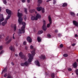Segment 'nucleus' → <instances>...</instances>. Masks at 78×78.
<instances>
[{
  "label": "nucleus",
  "mask_w": 78,
  "mask_h": 78,
  "mask_svg": "<svg viewBox=\"0 0 78 78\" xmlns=\"http://www.w3.org/2000/svg\"><path fill=\"white\" fill-rule=\"evenodd\" d=\"M76 61L77 62H78V59H77Z\"/></svg>",
  "instance_id": "e2e57ef3"
},
{
  "label": "nucleus",
  "mask_w": 78,
  "mask_h": 78,
  "mask_svg": "<svg viewBox=\"0 0 78 78\" xmlns=\"http://www.w3.org/2000/svg\"><path fill=\"white\" fill-rule=\"evenodd\" d=\"M35 14H37V12L35 11Z\"/></svg>",
  "instance_id": "680f3d73"
},
{
  "label": "nucleus",
  "mask_w": 78,
  "mask_h": 78,
  "mask_svg": "<svg viewBox=\"0 0 78 78\" xmlns=\"http://www.w3.org/2000/svg\"><path fill=\"white\" fill-rule=\"evenodd\" d=\"M11 64L12 66H14V63L13 62H12Z\"/></svg>",
  "instance_id": "603ef678"
},
{
  "label": "nucleus",
  "mask_w": 78,
  "mask_h": 78,
  "mask_svg": "<svg viewBox=\"0 0 78 78\" xmlns=\"http://www.w3.org/2000/svg\"><path fill=\"white\" fill-rule=\"evenodd\" d=\"M56 0H53V4H55V3H56Z\"/></svg>",
  "instance_id": "a18cd8bd"
},
{
  "label": "nucleus",
  "mask_w": 78,
  "mask_h": 78,
  "mask_svg": "<svg viewBox=\"0 0 78 78\" xmlns=\"http://www.w3.org/2000/svg\"><path fill=\"white\" fill-rule=\"evenodd\" d=\"M23 44L25 45L27 44V42L25 41H24L23 42Z\"/></svg>",
  "instance_id": "c9c22d12"
},
{
  "label": "nucleus",
  "mask_w": 78,
  "mask_h": 78,
  "mask_svg": "<svg viewBox=\"0 0 78 78\" xmlns=\"http://www.w3.org/2000/svg\"><path fill=\"white\" fill-rule=\"evenodd\" d=\"M77 16H78V13H77Z\"/></svg>",
  "instance_id": "69168bd1"
},
{
  "label": "nucleus",
  "mask_w": 78,
  "mask_h": 78,
  "mask_svg": "<svg viewBox=\"0 0 78 78\" xmlns=\"http://www.w3.org/2000/svg\"><path fill=\"white\" fill-rule=\"evenodd\" d=\"M0 18H2L1 19H0V25H1V22H3L5 20L3 14H0Z\"/></svg>",
  "instance_id": "0eeeda50"
},
{
  "label": "nucleus",
  "mask_w": 78,
  "mask_h": 78,
  "mask_svg": "<svg viewBox=\"0 0 78 78\" xmlns=\"http://www.w3.org/2000/svg\"><path fill=\"white\" fill-rule=\"evenodd\" d=\"M63 55L64 57H67V56H68V54H65Z\"/></svg>",
  "instance_id": "c756f323"
},
{
  "label": "nucleus",
  "mask_w": 78,
  "mask_h": 78,
  "mask_svg": "<svg viewBox=\"0 0 78 78\" xmlns=\"http://www.w3.org/2000/svg\"><path fill=\"white\" fill-rule=\"evenodd\" d=\"M1 38H2V37H1V36L0 37V40L1 39Z\"/></svg>",
  "instance_id": "0e129e2a"
},
{
  "label": "nucleus",
  "mask_w": 78,
  "mask_h": 78,
  "mask_svg": "<svg viewBox=\"0 0 78 78\" xmlns=\"http://www.w3.org/2000/svg\"><path fill=\"white\" fill-rule=\"evenodd\" d=\"M34 11H35V9H30L29 10V12L30 13H33V12H34Z\"/></svg>",
  "instance_id": "aec40b11"
},
{
  "label": "nucleus",
  "mask_w": 78,
  "mask_h": 78,
  "mask_svg": "<svg viewBox=\"0 0 78 78\" xmlns=\"http://www.w3.org/2000/svg\"><path fill=\"white\" fill-rule=\"evenodd\" d=\"M31 54L29 53L28 54V56L29 58L28 60V62L26 61L24 63H21V66H26L27 67L29 65V63L31 62L33 59V56L35 55L36 53H35V50H34L31 52Z\"/></svg>",
  "instance_id": "f03ea898"
},
{
  "label": "nucleus",
  "mask_w": 78,
  "mask_h": 78,
  "mask_svg": "<svg viewBox=\"0 0 78 78\" xmlns=\"http://www.w3.org/2000/svg\"><path fill=\"white\" fill-rule=\"evenodd\" d=\"M6 72H7V69L6 68H5L3 70H2V74H3V73H5Z\"/></svg>",
  "instance_id": "dca6fc26"
},
{
  "label": "nucleus",
  "mask_w": 78,
  "mask_h": 78,
  "mask_svg": "<svg viewBox=\"0 0 78 78\" xmlns=\"http://www.w3.org/2000/svg\"><path fill=\"white\" fill-rule=\"evenodd\" d=\"M38 2L39 3H42V0H38Z\"/></svg>",
  "instance_id": "473e14b6"
},
{
  "label": "nucleus",
  "mask_w": 78,
  "mask_h": 78,
  "mask_svg": "<svg viewBox=\"0 0 78 78\" xmlns=\"http://www.w3.org/2000/svg\"><path fill=\"white\" fill-rule=\"evenodd\" d=\"M51 76L52 78H55V73H52L51 74Z\"/></svg>",
  "instance_id": "bb28decb"
},
{
  "label": "nucleus",
  "mask_w": 78,
  "mask_h": 78,
  "mask_svg": "<svg viewBox=\"0 0 78 78\" xmlns=\"http://www.w3.org/2000/svg\"><path fill=\"white\" fill-rule=\"evenodd\" d=\"M47 36L48 37H49V38H51V35H50V34H48L47 35Z\"/></svg>",
  "instance_id": "f704fd0d"
},
{
  "label": "nucleus",
  "mask_w": 78,
  "mask_h": 78,
  "mask_svg": "<svg viewBox=\"0 0 78 78\" xmlns=\"http://www.w3.org/2000/svg\"><path fill=\"white\" fill-rule=\"evenodd\" d=\"M7 78H12V76L10 75H8L7 76Z\"/></svg>",
  "instance_id": "7c9ffc66"
},
{
  "label": "nucleus",
  "mask_w": 78,
  "mask_h": 78,
  "mask_svg": "<svg viewBox=\"0 0 78 78\" xmlns=\"http://www.w3.org/2000/svg\"><path fill=\"white\" fill-rule=\"evenodd\" d=\"M73 66L74 68H76L77 67V63H76V62H75L74 63Z\"/></svg>",
  "instance_id": "2eb2a0df"
},
{
  "label": "nucleus",
  "mask_w": 78,
  "mask_h": 78,
  "mask_svg": "<svg viewBox=\"0 0 78 78\" xmlns=\"http://www.w3.org/2000/svg\"><path fill=\"white\" fill-rule=\"evenodd\" d=\"M76 44H72V46H75Z\"/></svg>",
  "instance_id": "3c124183"
},
{
  "label": "nucleus",
  "mask_w": 78,
  "mask_h": 78,
  "mask_svg": "<svg viewBox=\"0 0 78 78\" xmlns=\"http://www.w3.org/2000/svg\"><path fill=\"white\" fill-rule=\"evenodd\" d=\"M23 15L22 13L18 12L17 16L18 17V22L20 25L22 24L23 26L21 27V29H20L18 30V34H22V33H25V25L26 23L24 22H23V19L22 17V16Z\"/></svg>",
  "instance_id": "f257e3e1"
},
{
  "label": "nucleus",
  "mask_w": 78,
  "mask_h": 78,
  "mask_svg": "<svg viewBox=\"0 0 78 78\" xmlns=\"http://www.w3.org/2000/svg\"><path fill=\"white\" fill-rule=\"evenodd\" d=\"M41 5V4H38L37 5L38 6H40V5Z\"/></svg>",
  "instance_id": "5fc2aeb1"
},
{
  "label": "nucleus",
  "mask_w": 78,
  "mask_h": 78,
  "mask_svg": "<svg viewBox=\"0 0 78 78\" xmlns=\"http://www.w3.org/2000/svg\"><path fill=\"white\" fill-rule=\"evenodd\" d=\"M6 12L8 14V16L6 18V20H8L9 19H10V17L11 16V11L9 10V9H7L6 10Z\"/></svg>",
  "instance_id": "7ed1b4c3"
},
{
  "label": "nucleus",
  "mask_w": 78,
  "mask_h": 78,
  "mask_svg": "<svg viewBox=\"0 0 78 78\" xmlns=\"http://www.w3.org/2000/svg\"><path fill=\"white\" fill-rule=\"evenodd\" d=\"M67 5V3H64L63 4L62 6L63 7H65V6H66Z\"/></svg>",
  "instance_id": "b1692460"
},
{
  "label": "nucleus",
  "mask_w": 78,
  "mask_h": 78,
  "mask_svg": "<svg viewBox=\"0 0 78 78\" xmlns=\"http://www.w3.org/2000/svg\"><path fill=\"white\" fill-rule=\"evenodd\" d=\"M1 11H2V7H0V12H1Z\"/></svg>",
  "instance_id": "864d4df0"
},
{
  "label": "nucleus",
  "mask_w": 78,
  "mask_h": 78,
  "mask_svg": "<svg viewBox=\"0 0 78 78\" xmlns=\"http://www.w3.org/2000/svg\"><path fill=\"white\" fill-rule=\"evenodd\" d=\"M68 70L69 72H70V71H72V69L70 68H69Z\"/></svg>",
  "instance_id": "4c0bfd02"
},
{
  "label": "nucleus",
  "mask_w": 78,
  "mask_h": 78,
  "mask_svg": "<svg viewBox=\"0 0 78 78\" xmlns=\"http://www.w3.org/2000/svg\"><path fill=\"white\" fill-rule=\"evenodd\" d=\"M36 20H37L38 19H41V16L39 14H37V15L36 16Z\"/></svg>",
  "instance_id": "1a4fd4ad"
},
{
  "label": "nucleus",
  "mask_w": 78,
  "mask_h": 78,
  "mask_svg": "<svg viewBox=\"0 0 78 78\" xmlns=\"http://www.w3.org/2000/svg\"><path fill=\"white\" fill-rule=\"evenodd\" d=\"M76 75H78V69H77L76 70Z\"/></svg>",
  "instance_id": "2f4dec72"
},
{
  "label": "nucleus",
  "mask_w": 78,
  "mask_h": 78,
  "mask_svg": "<svg viewBox=\"0 0 78 78\" xmlns=\"http://www.w3.org/2000/svg\"><path fill=\"white\" fill-rule=\"evenodd\" d=\"M4 51H1V52H0V55L1 54H2V53H4Z\"/></svg>",
  "instance_id": "a19ab883"
},
{
  "label": "nucleus",
  "mask_w": 78,
  "mask_h": 78,
  "mask_svg": "<svg viewBox=\"0 0 78 78\" xmlns=\"http://www.w3.org/2000/svg\"><path fill=\"white\" fill-rule=\"evenodd\" d=\"M60 47V48H62V47H63V45H62V44H61Z\"/></svg>",
  "instance_id": "58836bf2"
},
{
  "label": "nucleus",
  "mask_w": 78,
  "mask_h": 78,
  "mask_svg": "<svg viewBox=\"0 0 78 78\" xmlns=\"http://www.w3.org/2000/svg\"><path fill=\"white\" fill-rule=\"evenodd\" d=\"M43 33V30H40L38 32L37 34L38 35L39 34H42V33Z\"/></svg>",
  "instance_id": "412c9836"
},
{
  "label": "nucleus",
  "mask_w": 78,
  "mask_h": 78,
  "mask_svg": "<svg viewBox=\"0 0 78 78\" xmlns=\"http://www.w3.org/2000/svg\"><path fill=\"white\" fill-rule=\"evenodd\" d=\"M70 14L71 16H75V13L73 12H70Z\"/></svg>",
  "instance_id": "393cba45"
},
{
  "label": "nucleus",
  "mask_w": 78,
  "mask_h": 78,
  "mask_svg": "<svg viewBox=\"0 0 78 78\" xmlns=\"http://www.w3.org/2000/svg\"><path fill=\"white\" fill-rule=\"evenodd\" d=\"M40 59H44L45 58V56L44 55H42L41 57H40Z\"/></svg>",
  "instance_id": "4be33fe9"
},
{
  "label": "nucleus",
  "mask_w": 78,
  "mask_h": 78,
  "mask_svg": "<svg viewBox=\"0 0 78 78\" xmlns=\"http://www.w3.org/2000/svg\"><path fill=\"white\" fill-rule=\"evenodd\" d=\"M51 1V0H47L46 1V2H50V1Z\"/></svg>",
  "instance_id": "09e8293b"
},
{
  "label": "nucleus",
  "mask_w": 78,
  "mask_h": 78,
  "mask_svg": "<svg viewBox=\"0 0 78 78\" xmlns=\"http://www.w3.org/2000/svg\"><path fill=\"white\" fill-rule=\"evenodd\" d=\"M7 20H6L5 19V21L2 23V25L3 26H5V25L7 23Z\"/></svg>",
  "instance_id": "9d476101"
},
{
  "label": "nucleus",
  "mask_w": 78,
  "mask_h": 78,
  "mask_svg": "<svg viewBox=\"0 0 78 78\" xmlns=\"http://www.w3.org/2000/svg\"><path fill=\"white\" fill-rule=\"evenodd\" d=\"M27 40L30 43H31V42H32V39L30 37H28L27 38Z\"/></svg>",
  "instance_id": "6e6552de"
},
{
  "label": "nucleus",
  "mask_w": 78,
  "mask_h": 78,
  "mask_svg": "<svg viewBox=\"0 0 78 78\" xmlns=\"http://www.w3.org/2000/svg\"><path fill=\"white\" fill-rule=\"evenodd\" d=\"M22 3H25V0H22Z\"/></svg>",
  "instance_id": "c03bdc74"
},
{
  "label": "nucleus",
  "mask_w": 78,
  "mask_h": 78,
  "mask_svg": "<svg viewBox=\"0 0 78 78\" xmlns=\"http://www.w3.org/2000/svg\"><path fill=\"white\" fill-rule=\"evenodd\" d=\"M78 36L77 35V34H76L75 35V37H78Z\"/></svg>",
  "instance_id": "4d7b16f0"
},
{
  "label": "nucleus",
  "mask_w": 78,
  "mask_h": 78,
  "mask_svg": "<svg viewBox=\"0 0 78 78\" xmlns=\"http://www.w3.org/2000/svg\"><path fill=\"white\" fill-rule=\"evenodd\" d=\"M44 24L42 27V29L44 30V31H46L47 30V27H46V22L45 20H43Z\"/></svg>",
  "instance_id": "423d86ee"
},
{
  "label": "nucleus",
  "mask_w": 78,
  "mask_h": 78,
  "mask_svg": "<svg viewBox=\"0 0 78 78\" xmlns=\"http://www.w3.org/2000/svg\"><path fill=\"white\" fill-rule=\"evenodd\" d=\"M6 76H7V74H5L4 75V77H6Z\"/></svg>",
  "instance_id": "de8ad7c7"
},
{
  "label": "nucleus",
  "mask_w": 78,
  "mask_h": 78,
  "mask_svg": "<svg viewBox=\"0 0 78 78\" xmlns=\"http://www.w3.org/2000/svg\"><path fill=\"white\" fill-rule=\"evenodd\" d=\"M12 40V38H10L7 41L5 42L6 44H9L10 42H11V41Z\"/></svg>",
  "instance_id": "f8f14e48"
},
{
  "label": "nucleus",
  "mask_w": 78,
  "mask_h": 78,
  "mask_svg": "<svg viewBox=\"0 0 78 78\" xmlns=\"http://www.w3.org/2000/svg\"><path fill=\"white\" fill-rule=\"evenodd\" d=\"M35 63L36 65L38 67H40V64L39 63V62L37 60H36L35 62Z\"/></svg>",
  "instance_id": "9b49d317"
},
{
  "label": "nucleus",
  "mask_w": 78,
  "mask_h": 78,
  "mask_svg": "<svg viewBox=\"0 0 78 78\" xmlns=\"http://www.w3.org/2000/svg\"><path fill=\"white\" fill-rule=\"evenodd\" d=\"M15 55L16 56H18V55L16 54H15Z\"/></svg>",
  "instance_id": "bf43d9fd"
},
{
  "label": "nucleus",
  "mask_w": 78,
  "mask_h": 78,
  "mask_svg": "<svg viewBox=\"0 0 78 78\" xmlns=\"http://www.w3.org/2000/svg\"><path fill=\"white\" fill-rule=\"evenodd\" d=\"M3 2L5 5H6V3H7V2H6V0H3Z\"/></svg>",
  "instance_id": "cd10ccee"
},
{
  "label": "nucleus",
  "mask_w": 78,
  "mask_h": 78,
  "mask_svg": "<svg viewBox=\"0 0 78 78\" xmlns=\"http://www.w3.org/2000/svg\"><path fill=\"white\" fill-rule=\"evenodd\" d=\"M16 24H15L14 26V31H16Z\"/></svg>",
  "instance_id": "72a5a7b5"
},
{
  "label": "nucleus",
  "mask_w": 78,
  "mask_h": 78,
  "mask_svg": "<svg viewBox=\"0 0 78 78\" xmlns=\"http://www.w3.org/2000/svg\"><path fill=\"white\" fill-rule=\"evenodd\" d=\"M9 39V37L8 36L5 39V41H8Z\"/></svg>",
  "instance_id": "c85d7f7f"
},
{
  "label": "nucleus",
  "mask_w": 78,
  "mask_h": 78,
  "mask_svg": "<svg viewBox=\"0 0 78 78\" xmlns=\"http://www.w3.org/2000/svg\"><path fill=\"white\" fill-rule=\"evenodd\" d=\"M37 40L38 42H41V40H42V39H41V38L39 37H37Z\"/></svg>",
  "instance_id": "f3484780"
},
{
  "label": "nucleus",
  "mask_w": 78,
  "mask_h": 78,
  "mask_svg": "<svg viewBox=\"0 0 78 78\" xmlns=\"http://www.w3.org/2000/svg\"><path fill=\"white\" fill-rule=\"evenodd\" d=\"M27 1L28 3H29L30 2V0H27Z\"/></svg>",
  "instance_id": "13d9d810"
},
{
  "label": "nucleus",
  "mask_w": 78,
  "mask_h": 78,
  "mask_svg": "<svg viewBox=\"0 0 78 78\" xmlns=\"http://www.w3.org/2000/svg\"><path fill=\"white\" fill-rule=\"evenodd\" d=\"M58 30H56L55 31V33H58Z\"/></svg>",
  "instance_id": "8fccbe9b"
},
{
  "label": "nucleus",
  "mask_w": 78,
  "mask_h": 78,
  "mask_svg": "<svg viewBox=\"0 0 78 78\" xmlns=\"http://www.w3.org/2000/svg\"><path fill=\"white\" fill-rule=\"evenodd\" d=\"M73 24H74L75 26H76V27H78V23L76 21H73Z\"/></svg>",
  "instance_id": "ddd939ff"
},
{
  "label": "nucleus",
  "mask_w": 78,
  "mask_h": 78,
  "mask_svg": "<svg viewBox=\"0 0 78 78\" xmlns=\"http://www.w3.org/2000/svg\"><path fill=\"white\" fill-rule=\"evenodd\" d=\"M58 36H61V34H58Z\"/></svg>",
  "instance_id": "6e6d98bb"
},
{
  "label": "nucleus",
  "mask_w": 78,
  "mask_h": 78,
  "mask_svg": "<svg viewBox=\"0 0 78 78\" xmlns=\"http://www.w3.org/2000/svg\"><path fill=\"white\" fill-rule=\"evenodd\" d=\"M30 49H33V46L32 45H30Z\"/></svg>",
  "instance_id": "79ce46f5"
},
{
  "label": "nucleus",
  "mask_w": 78,
  "mask_h": 78,
  "mask_svg": "<svg viewBox=\"0 0 78 78\" xmlns=\"http://www.w3.org/2000/svg\"><path fill=\"white\" fill-rule=\"evenodd\" d=\"M3 49V47L2 46H0V50H2Z\"/></svg>",
  "instance_id": "ea45409f"
},
{
  "label": "nucleus",
  "mask_w": 78,
  "mask_h": 78,
  "mask_svg": "<svg viewBox=\"0 0 78 78\" xmlns=\"http://www.w3.org/2000/svg\"><path fill=\"white\" fill-rule=\"evenodd\" d=\"M42 13H44L45 12V9L44 8H42L41 9Z\"/></svg>",
  "instance_id": "5701e85b"
},
{
  "label": "nucleus",
  "mask_w": 78,
  "mask_h": 78,
  "mask_svg": "<svg viewBox=\"0 0 78 78\" xmlns=\"http://www.w3.org/2000/svg\"><path fill=\"white\" fill-rule=\"evenodd\" d=\"M25 50H28V47L26 46L25 47Z\"/></svg>",
  "instance_id": "49530a36"
},
{
  "label": "nucleus",
  "mask_w": 78,
  "mask_h": 78,
  "mask_svg": "<svg viewBox=\"0 0 78 78\" xmlns=\"http://www.w3.org/2000/svg\"><path fill=\"white\" fill-rule=\"evenodd\" d=\"M48 20L49 22V23H48L47 25V28H49L50 26V25H51V23H52V21L51 20V16H50V15H49L48 16Z\"/></svg>",
  "instance_id": "20e7f679"
},
{
  "label": "nucleus",
  "mask_w": 78,
  "mask_h": 78,
  "mask_svg": "<svg viewBox=\"0 0 78 78\" xmlns=\"http://www.w3.org/2000/svg\"><path fill=\"white\" fill-rule=\"evenodd\" d=\"M10 49L12 51H14L15 50L14 48L12 46H11L10 47Z\"/></svg>",
  "instance_id": "6ab92c4d"
},
{
  "label": "nucleus",
  "mask_w": 78,
  "mask_h": 78,
  "mask_svg": "<svg viewBox=\"0 0 78 78\" xmlns=\"http://www.w3.org/2000/svg\"><path fill=\"white\" fill-rule=\"evenodd\" d=\"M19 56L21 57L22 58L24 59L25 61H26L27 59V58H26V56L23 55V54L22 52H20L19 54Z\"/></svg>",
  "instance_id": "39448f33"
},
{
  "label": "nucleus",
  "mask_w": 78,
  "mask_h": 78,
  "mask_svg": "<svg viewBox=\"0 0 78 78\" xmlns=\"http://www.w3.org/2000/svg\"><path fill=\"white\" fill-rule=\"evenodd\" d=\"M72 75H73V73H72Z\"/></svg>",
  "instance_id": "338daca9"
},
{
  "label": "nucleus",
  "mask_w": 78,
  "mask_h": 78,
  "mask_svg": "<svg viewBox=\"0 0 78 78\" xmlns=\"http://www.w3.org/2000/svg\"><path fill=\"white\" fill-rule=\"evenodd\" d=\"M31 19L32 20H37L36 19V18L35 16H32L31 17Z\"/></svg>",
  "instance_id": "4468645a"
},
{
  "label": "nucleus",
  "mask_w": 78,
  "mask_h": 78,
  "mask_svg": "<svg viewBox=\"0 0 78 78\" xmlns=\"http://www.w3.org/2000/svg\"><path fill=\"white\" fill-rule=\"evenodd\" d=\"M14 34L13 35L12 38L13 39H15V37H14Z\"/></svg>",
  "instance_id": "37998d69"
},
{
  "label": "nucleus",
  "mask_w": 78,
  "mask_h": 78,
  "mask_svg": "<svg viewBox=\"0 0 78 78\" xmlns=\"http://www.w3.org/2000/svg\"><path fill=\"white\" fill-rule=\"evenodd\" d=\"M42 7L40 6V7H38L37 8V9L38 11H40L42 9Z\"/></svg>",
  "instance_id": "a211bd4d"
},
{
  "label": "nucleus",
  "mask_w": 78,
  "mask_h": 78,
  "mask_svg": "<svg viewBox=\"0 0 78 78\" xmlns=\"http://www.w3.org/2000/svg\"><path fill=\"white\" fill-rule=\"evenodd\" d=\"M24 12L26 13V14H28V12H27V8H24Z\"/></svg>",
  "instance_id": "a878e982"
},
{
  "label": "nucleus",
  "mask_w": 78,
  "mask_h": 78,
  "mask_svg": "<svg viewBox=\"0 0 78 78\" xmlns=\"http://www.w3.org/2000/svg\"><path fill=\"white\" fill-rule=\"evenodd\" d=\"M19 11H20V9H18V12H19Z\"/></svg>",
  "instance_id": "052dcab7"
},
{
  "label": "nucleus",
  "mask_w": 78,
  "mask_h": 78,
  "mask_svg": "<svg viewBox=\"0 0 78 78\" xmlns=\"http://www.w3.org/2000/svg\"><path fill=\"white\" fill-rule=\"evenodd\" d=\"M24 18L25 20H26L27 19V16H24Z\"/></svg>",
  "instance_id": "e433bc0d"
}]
</instances>
